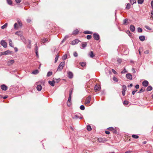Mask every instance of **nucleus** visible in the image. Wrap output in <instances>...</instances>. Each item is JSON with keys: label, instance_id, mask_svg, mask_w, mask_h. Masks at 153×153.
Instances as JSON below:
<instances>
[{"label": "nucleus", "instance_id": "6e6552de", "mask_svg": "<svg viewBox=\"0 0 153 153\" xmlns=\"http://www.w3.org/2000/svg\"><path fill=\"white\" fill-rule=\"evenodd\" d=\"M79 42V40L76 39L71 42V44L72 45H74L78 43Z\"/></svg>", "mask_w": 153, "mask_h": 153}, {"label": "nucleus", "instance_id": "a18cd8bd", "mask_svg": "<svg viewBox=\"0 0 153 153\" xmlns=\"http://www.w3.org/2000/svg\"><path fill=\"white\" fill-rule=\"evenodd\" d=\"M7 3L9 5H11L12 4V2L11 0H7Z\"/></svg>", "mask_w": 153, "mask_h": 153}, {"label": "nucleus", "instance_id": "de8ad7c7", "mask_svg": "<svg viewBox=\"0 0 153 153\" xmlns=\"http://www.w3.org/2000/svg\"><path fill=\"white\" fill-rule=\"evenodd\" d=\"M145 27L147 29L149 30H152V29L149 27V26L147 25H146L145 26Z\"/></svg>", "mask_w": 153, "mask_h": 153}, {"label": "nucleus", "instance_id": "338daca9", "mask_svg": "<svg viewBox=\"0 0 153 153\" xmlns=\"http://www.w3.org/2000/svg\"><path fill=\"white\" fill-rule=\"evenodd\" d=\"M135 88H136V89H138L139 88V85L138 84H137L135 86Z\"/></svg>", "mask_w": 153, "mask_h": 153}, {"label": "nucleus", "instance_id": "1a4fd4ad", "mask_svg": "<svg viewBox=\"0 0 153 153\" xmlns=\"http://www.w3.org/2000/svg\"><path fill=\"white\" fill-rule=\"evenodd\" d=\"M142 85L144 87H147L149 85V82L145 80L143 81Z\"/></svg>", "mask_w": 153, "mask_h": 153}, {"label": "nucleus", "instance_id": "2eb2a0df", "mask_svg": "<svg viewBox=\"0 0 153 153\" xmlns=\"http://www.w3.org/2000/svg\"><path fill=\"white\" fill-rule=\"evenodd\" d=\"M49 84L52 86H54L55 85V81L54 80L52 81H49L48 82Z\"/></svg>", "mask_w": 153, "mask_h": 153}, {"label": "nucleus", "instance_id": "a211bd4d", "mask_svg": "<svg viewBox=\"0 0 153 153\" xmlns=\"http://www.w3.org/2000/svg\"><path fill=\"white\" fill-rule=\"evenodd\" d=\"M139 39L140 41H143L145 40V37L144 36H141L139 37Z\"/></svg>", "mask_w": 153, "mask_h": 153}, {"label": "nucleus", "instance_id": "8fccbe9b", "mask_svg": "<svg viewBox=\"0 0 153 153\" xmlns=\"http://www.w3.org/2000/svg\"><path fill=\"white\" fill-rule=\"evenodd\" d=\"M92 37L90 35H88L87 36L86 38L88 39H90Z\"/></svg>", "mask_w": 153, "mask_h": 153}, {"label": "nucleus", "instance_id": "a19ab883", "mask_svg": "<svg viewBox=\"0 0 153 153\" xmlns=\"http://www.w3.org/2000/svg\"><path fill=\"white\" fill-rule=\"evenodd\" d=\"M7 24L6 23L4 25L2 26L1 27V28L2 29H4L7 26Z\"/></svg>", "mask_w": 153, "mask_h": 153}, {"label": "nucleus", "instance_id": "f704fd0d", "mask_svg": "<svg viewBox=\"0 0 153 153\" xmlns=\"http://www.w3.org/2000/svg\"><path fill=\"white\" fill-rule=\"evenodd\" d=\"M36 48H35V51H36V56H38V51H37V50H38V48H37V44H36Z\"/></svg>", "mask_w": 153, "mask_h": 153}, {"label": "nucleus", "instance_id": "58836bf2", "mask_svg": "<svg viewBox=\"0 0 153 153\" xmlns=\"http://www.w3.org/2000/svg\"><path fill=\"white\" fill-rule=\"evenodd\" d=\"M9 45L11 47H13V46L12 45V40L10 39H9Z\"/></svg>", "mask_w": 153, "mask_h": 153}, {"label": "nucleus", "instance_id": "9d476101", "mask_svg": "<svg viewBox=\"0 0 153 153\" xmlns=\"http://www.w3.org/2000/svg\"><path fill=\"white\" fill-rule=\"evenodd\" d=\"M91 97L90 96H89L86 99L85 103L86 104H88L90 103L91 100Z\"/></svg>", "mask_w": 153, "mask_h": 153}, {"label": "nucleus", "instance_id": "e433bc0d", "mask_svg": "<svg viewBox=\"0 0 153 153\" xmlns=\"http://www.w3.org/2000/svg\"><path fill=\"white\" fill-rule=\"evenodd\" d=\"M122 87V91H126L127 89L126 86L125 85H123Z\"/></svg>", "mask_w": 153, "mask_h": 153}, {"label": "nucleus", "instance_id": "423d86ee", "mask_svg": "<svg viewBox=\"0 0 153 153\" xmlns=\"http://www.w3.org/2000/svg\"><path fill=\"white\" fill-rule=\"evenodd\" d=\"M126 76L127 79H128L130 80L132 79V76L131 74L130 73H128L126 74Z\"/></svg>", "mask_w": 153, "mask_h": 153}, {"label": "nucleus", "instance_id": "f257e3e1", "mask_svg": "<svg viewBox=\"0 0 153 153\" xmlns=\"http://www.w3.org/2000/svg\"><path fill=\"white\" fill-rule=\"evenodd\" d=\"M50 39H48L46 38H42L40 40V42L42 45H45L46 42H50Z\"/></svg>", "mask_w": 153, "mask_h": 153}, {"label": "nucleus", "instance_id": "6e6d98bb", "mask_svg": "<svg viewBox=\"0 0 153 153\" xmlns=\"http://www.w3.org/2000/svg\"><path fill=\"white\" fill-rule=\"evenodd\" d=\"M107 129H108L109 131H112L114 130V128L113 127L108 128Z\"/></svg>", "mask_w": 153, "mask_h": 153}, {"label": "nucleus", "instance_id": "cd10ccee", "mask_svg": "<svg viewBox=\"0 0 153 153\" xmlns=\"http://www.w3.org/2000/svg\"><path fill=\"white\" fill-rule=\"evenodd\" d=\"M86 129L87 130H88V131H90L92 130V128H91V126L89 125L87 126Z\"/></svg>", "mask_w": 153, "mask_h": 153}, {"label": "nucleus", "instance_id": "5701e85b", "mask_svg": "<svg viewBox=\"0 0 153 153\" xmlns=\"http://www.w3.org/2000/svg\"><path fill=\"white\" fill-rule=\"evenodd\" d=\"M19 27V25L18 23H15L14 25V28L16 30L18 29Z\"/></svg>", "mask_w": 153, "mask_h": 153}, {"label": "nucleus", "instance_id": "4468645a", "mask_svg": "<svg viewBox=\"0 0 153 153\" xmlns=\"http://www.w3.org/2000/svg\"><path fill=\"white\" fill-rule=\"evenodd\" d=\"M100 89V86L97 85H95L94 87V89L96 91H99Z\"/></svg>", "mask_w": 153, "mask_h": 153}, {"label": "nucleus", "instance_id": "4be33fe9", "mask_svg": "<svg viewBox=\"0 0 153 153\" xmlns=\"http://www.w3.org/2000/svg\"><path fill=\"white\" fill-rule=\"evenodd\" d=\"M87 44L86 42H85L83 43H82L81 45V46L82 47V49H84L87 46Z\"/></svg>", "mask_w": 153, "mask_h": 153}, {"label": "nucleus", "instance_id": "603ef678", "mask_svg": "<svg viewBox=\"0 0 153 153\" xmlns=\"http://www.w3.org/2000/svg\"><path fill=\"white\" fill-rule=\"evenodd\" d=\"M18 24L19 25L20 27H21L22 26V24L19 21H18Z\"/></svg>", "mask_w": 153, "mask_h": 153}, {"label": "nucleus", "instance_id": "c756f323", "mask_svg": "<svg viewBox=\"0 0 153 153\" xmlns=\"http://www.w3.org/2000/svg\"><path fill=\"white\" fill-rule=\"evenodd\" d=\"M137 30L138 33H141L143 32L142 29L140 27L137 28Z\"/></svg>", "mask_w": 153, "mask_h": 153}, {"label": "nucleus", "instance_id": "37998d69", "mask_svg": "<svg viewBox=\"0 0 153 153\" xmlns=\"http://www.w3.org/2000/svg\"><path fill=\"white\" fill-rule=\"evenodd\" d=\"M145 91V89H143V88H141L140 90L139 91L138 93H140L142 92H144Z\"/></svg>", "mask_w": 153, "mask_h": 153}, {"label": "nucleus", "instance_id": "0eeeda50", "mask_svg": "<svg viewBox=\"0 0 153 153\" xmlns=\"http://www.w3.org/2000/svg\"><path fill=\"white\" fill-rule=\"evenodd\" d=\"M68 77L70 79H71L73 77V74L72 73L71 71H69L68 72Z\"/></svg>", "mask_w": 153, "mask_h": 153}, {"label": "nucleus", "instance_id": "2f4dec72", "mask_svg": "<svg viewBox=\"0 0 153 153\" xmlns=\"http://www.w3.org/2000/svg\"><path fill=\"white\" fill-rule=\"evenodd\" d=\"M83 33L84 34H92V32L88 31H84Z\"/></svg>", "mask_w": 153, "mask_h": 153}, {"label": "nucleus", "instance_id": "f8f14e48", "mask_svg": "<svg viewBox=\"0 0 153 153\" xmlns=\"http://www.w3.org/2000/svg\"><path fill=\"white\" fill-rule=\"evenodd\" d=\"M135 27L133 25H130V29L131 32H133L135 30Z\"/></svg>", "mask_w": 153, "mask_h": 153}, {"label": "nucleus", "instance_id": "39448f33", "mask_svg": "<svg viewBox=\"0 0 153 153\" xmlns=\"http://www.w3.org/2000/svg\"><path fill=\"white\" fill-rule=\"evenodd\" d=\"M1 44L4 48H6L7 46V43L4 40H1Z\"/></svg>", "mask_w": 153, "mask_h": 153}, {"label": "nucleus", "instance_id": "9b49d317", "mask_svg": "<svg viewBox=\"0 0 153 153\" xmlns=\"http://www.w3.org/2000/svg\"><path fill=\"white\" fill-rule=\"evenodd\" d=\"M1 88L3 90L6 91L7 89V87L5 85H1Z\"/></svg>", "mask_w": 153, "mask_h": 153}, {"label": "nucleus", "instance_id": "864d4df0", "mask_svg": "<svg viewBox=\"0 0 153 153\" xmlns=\"http://www.w3.org/2000/svg\"><path fill=\"white\" fill-rule=\"evenodd\" d=\"M67 103L68 106H70L71 105V101H67Z\"/></svg>", "mask_w": 153, "mask_h": 153}, {"label": "nucleus", "instance_id": "bf43d9fd", "mask_svg": "<svg viewBox=\"0 0 153 153\" xmlns=\"http://www.w3.org/2000/svg\"><path fill=\"white\" fill-rule=\"evenodd\" d=\"M72 91H73V90H72L71 89L70 91V93H69V95H70L71 96Z\"/></svg>", "mask_w": 153, "mask_h": 153}, {"label": "nucleus", "instance_id": "79ce46f5", "mask_svg": "<svg viewBox=\"0 0 153 153\" xmlns=\"http://www.w3.org/2000/svg\"><path fill=\"white\" fill-rule=\"evenodd\" d=\"M80 108L81 110H85V108L84 105H81L80 107Z\"/></svg>", "mask_w": 153, "mask_h": 153}, {"label": "nucleus", "instance_id": "ea45409f", "mask_svg": "<svg viewBox=\"0 0 153 153\" xmlns=\"http://www.w3.org/2000/svg\"><path fill=\"white\" fill-rule=\"evenodd\" d=\"M144 0H138L137 2L138 4H142Z\"/></svg>", "mask_w": 153, "mask_h": 153}, {"label": "nucleus", "instance_id": "7c9ffc66", "mask_svg": "<svg viewBox=\"0 0 153 153\" xmlns=\"http://www.w3.org/2000/svg\"><path fill=\"white\" fill-rule=\"evenodd\" d=\"M68 38V36L67 35V36H65V37H64V38L63 39L62 41V42H61L62 43L65 40H66Z\"/></svg>", "mask_w": 153, "mask_h": 153}, {"label": "nucleus", "instance_id": "680f3d73", "mask_svg": "<svg viewBox=\"0 0 153 153\" xmlns=\"http://www.w3.org/2000/svg\"><path fill=\"white\" fill-rule=\"evenodd\" d=\"M21 0H15V1L16 3H19L21 2Z\"/></svg>", "mask_w": 153, "mask_h": 153}, {"label": "nucleus", "instance_id": "f03ea898", "mask_svg": "<svg viewBox=\"0 0 153 153\" xmlns=\"http://www.w3.org/2000/svg\"><path fill=\"white\" fill-rule=\"evenodd\" d=\"M65 65V62H61L59 65L57 69V71H61L63 69V67Z\"/></svg>", "mask_w": 153, "mask_h": 153}, {"label": "nucleus", "instance_id": "393cba45", "mask_svg": "<svg viewBox=\"0 0 153 153\" xmlns=\"http://www.w3.org/2000/svg\"><path fill=\"white\" fill-rule=\"evenodd\" d=\"M59 56V55L58 54H57L55 58L54 61V62L55 63H56L57 62Z\"/></svg>", "mask_w": 153, "mask_h": 153}, {"label": "nucleus", "instance_id": "13d9d810", "mask_svg": "<svg viewBox=\"0 0 153 153\" xmlns=\"http://www.w3.org/2000/svg\"><path fill=\"white\" fill-rule=\"evenodd\" d=\"M42 89V86L40 85H39V91H41Z\"/></svg>", "mask_w": 153, "mask_h": 153}, {"label": "nucleus", "instance_id": "473e14b6", "mask_svg": "<svg viewBox=\"0 0 153 153\" xmlns=\"http://www.w3.org/2000/svg\"><path fill=\"white\" fill-rule=\"evenodd\" d=\"M132 137L135 139H137L139 137V136L137 135L133 134L132 135Z\"/></svg>", "mask_w": 153, "mask_h": 153}, {"label": "nucleus", "instance_id": "aec40b11", "mask_svg": "<svg viewBox=\"0 0 153 153\" xmlns=\"http://www.w3.org/2000/svg\"><path fill=\"white\" fill-rule=\"evenodd\" d=\"M128 19H125L123 20V24L124 25H128Z\"/></svg>", "mask_w": 153, "mask_h": 153}, {"label": "nucleus", "instance_id": "412c9836", "mask_svg": "<svg viewBox=\"0 0 153 153\" xmlns=\"http://www.w3.org/2000/svg\"><path fill=\"white\" fill-rule=\"evenodd\" d=\"M79 32V30L77 29H76L74 30L72 34H73L76 35L78 34V32Z\"/></svg>", "mask_w": 153, "mask_h": 153}, {"label": "nucleus", "instance_id": "c03bdc74", "mask_svg": "<svg viewBox=\"0 0 153 153\" xmlns=\"http://www.w3.org/2000/svg\"><path fill=\"white\" fill-rule=\"evenodd\" d=\"M67 55L65 54L62 57V59L63 60H65L67 59Z\"/></svg>", "mask_w": 153, "mask_h": 153}, {"label": "nucleus", "instance_id": "bb28decb", "mask_svg": "<svg viewBox=\"0 0 153 153\" xmlns=\"http://www.w3.org/2000/svg\"><path fill=\"white\" fill-rule=\"evenodd\" d=\"M152 89V87L150 86H148L147 89L146 90L147 91H151Z\"/></svg>", "mask_w": 153, "mask_h": 153}, {"label": "nucleus", "instance_id": "c9c22d12", "mask_svg": "<svg viewBox=\"0 0 153 153\" xmlns=\"http://www.w3.org/2000/svg\"><path fill=\"white\" fill-rule=\"evenodd\" d=\"M4 53H5V55H7L8 54H10L11 52L9 50H8L5 51L4 52Z\"/></svg>", "mask_w": 153, "mask_h": 153}, {"label": "nucleus", "instance_id": "a878e982", "mask_svg": "<svg viewBox=\"0 0 153 153\" xmlns=\"http://www.w3.org/2000/svg\"><path fill=\"white\" fill-rule=\"evenodd\" d=\"M52 74V71H49L47 73V76L48 77H49Z\"/></svg>", "mask_w": 153, "mask_h": 153}, {"label": "nucleus", "instance_id": "c85d7f7f", "mask_svg": "<svg viewBox=\"0 0 153 153\" xmlns=\"http://www.w3.org/2000/svg\"><path fill=\"white\" fill-rule=\"evenodd\" d=\"M131 7V4L129 3H128L126 5V9H129Z\"/></svg>", "mask_w": 153, "mask_h": 153}, {"label": "nucleus", "instance_id": "49530a36", "mask_svg": "<svg viewBox=\"0 0 153 153\" xmlns=\"http://www.w3.org/2000/svg\"><path fill=\"white\" fill-rule=\"evenodd\" d=\"M113 79L114 81H115L116 82H117L118 81V79L117 77H115L114 76V77H113Z\"/></svg>", "mask_w": 153, "mask_h": 153}, {"label": "nucleus", "instance_id": "dca6fc26", "mask_svg": "<svg viewBox=\"0 0 153 153\" xmlns=\"http://www.w3.org/2000/svg\"><path fill=\"white\" fill-rule=\"evenodd\" d=\"M56 47L55 46L53 47L51 51L53 54H54L55 52L57 51Z\"/></svg>", "mask_w": 153, "mask_h": 153}, {"label": "nucleus", "instance_id": "052dcab7", "mask_svg": "<svg viewBox=\"0 0 153 153\" xmlns=\"http://www.w3.org/2000/svg\"><path fill=\"white\" fill-rule=\"evenodd\" d=\"M149 50H147L146 51H145L144 52V53L145 54H148L149 53Z\"/></svg>", "mask_w": 153, "mask_h": 153}, {"label": "nucleus", "instance_id": "20e7f679", "mask_svg": "<svg viewBox=\"0 0 153 153\" xmlns=\"http://www.w3.org/2000/svg\"><path fill=\"white\" fill-rule=\"evenodd\" d=\"M93 36L94 39L96 40H98L100 39V36L97 33H94L93 34Z\"/></svg>", "mask_w": 153, "mask_h": 153}, {"label": "nucleus", "instance_id": "774afa93", "mask_svg": "<svg viewBox=\"0 0 153 153\" xmlns=\"http://www.w3.org/2000/svg\"><path fill=\"white\" fill-rule=\"evenodd\" d=\"M151 4L152 8L153 9V1H152Z\"/></svg>", "mask_w": 153, "mask_h": 153}, {"label": "nucleus", "instance_id": "72a5a7b5", "mask_svg": "<svg viewBox=\"0 0 153 153\" xmlns=\"http://www.w3.org/2000/svg\"><path fill=\"white\" fill-rule=\"evenodd\" d=\"M130 2L132 5L136 3V0H130Z\"/></svg>", "mask_w": 153, "mask_h": 153}, {"label": "nucleus", "instance_id": "3c124183", "mask_svg": "<svg viewBox=\"0 0 153 153\" xmlns=\"http://www.w3.org/2000/svg\"><path fill=\"white\" fill-rule=\"evenodd\" d=\"M128 103V102L126 100L124 101L123 102V104L125 105H127Z\"/></svg>", "mask_w": 153, "mask_h": 153}, {"label": "nucleus", "instance_id": "0e129e2a", "mask_svg": "<svg viewBox=\"0 0 153 153\" xmlns=\"http://www.w3.org/2000/svg\"><path fill=\"white\" fill-rule=\"evenodd\" d=\"M112 71L114 74H117V72L114 69H112Z\"/></svg>", "mask_w": 153, "mask_h": 153}, {"label": "nucleus", "instance_id": "69168bd1", "mask_svg": "<svg viewBox=\"0 0 153 153\" xmlns=\"http://www.w3.org/2000/svg\"><path fill=\"white\" fill-rule=\"evenodd\" d=\"M137 90H136L135 91H133L132 92V94L133 95H134L136 92H137Z\"/></svg>", "mask_w": 153, "mask_h": 153}, {"label": "nucleus", "instance_id": "6ab92c4d", "mask_svg": "<svg viewBox=\"0 0 153 153\" xmlns=\"http://www.w3.org/2000/svg\"><path fill=\"white\" fill-rule=\"evenodd\" d=\"M89 56L91 58H93L95 56L92 51H91L89 54Z\"/></svg>", "mask_w": 153, "mask_h": 153}, {"label": "nucleus", "instance_id": "4c0bfd02", "mask_svg": "<svg viewBox=\"0 0 153 153\" xmlns=\"http://www.w3.org/2000/svg\"><path fill=\"white\" fill-rule=\"evenodd\" d=\"M38 73V70H35L32 72V74H37Z\"/></svg>", "mask_w": 153, "mask_h": 153}, {"label": "nucleus", "instance_id": "4d7b16f0", "mask_svg": "<svg viewBox=\"0 0 153 153\" xmlns=\"http://www.w3.org/2000/svg\"><path fill=\"white\" fill-rule=\"evenodd\" d=\"M71 96L69 95L68 100L67 101H71Z\"/></svg>", "mask_w": 153, "mask_h": 153}, {"label": "nucleus", "instance_id": "7ed1b4c3", "mask_svg": "<svg viewBox=\"0 0 153 153\" xmlns=\"http://www.w3.org/2000/svg\"><path fill=\"white\" fill-rule=\"evenodd\" d=\"M82 118V116L80 114H76L73 117V118L74 119H77L79 118L80 119H81Z\"/></svg>", "mask_w": 153, "mask_h": 153}, {"label": "nucleus", "instance_id": "5fc2aeb1", "mask_svg": "<svg viewBox=\"0 0 153 153\" xmlns=\"http://www.w3.org/2000/svg\"><path fill=\"white\" fill-rule=\"evenodd\" d=\"M74 56L75 57H77L78 56V54L76 52H74Z\"/></svg>", "mask_w": 153, "mask_h": 153}, {"label": "nucleus", "instance_id": "e2e57ef3", "mask_svg": "<svg viewBox=\"0 0 153 153\" xmlns=\"http://www.w3.org/2000/svg\"><path fill=\"white\" fill-rule=\"evenodd\" d=\"M132 71L133 73L134 74L136 73V71H135V69L134 68H132Z\"/></svg>", "mask_w": 153, "mask_h": 153}, {"label": "nucleus", "instance_id": "09e8293b", "mask_svg": "<svg viewBox=\"0 0 153 153\" xmlns=\"http://www.w3.org/2000/svg\"><path fill=\"white\" fill-rule=\"evenodd\" d=\"M127 72V71L126 70L125 68L121 72V73L122 74H124Z\"/></svg>", "mask_w": 153, "mask_h": 153}, {"label": "nucleus", "instance_id": "f3484780", "mask_svg": "<svg viewBox=\"0 0 153 153\" xmlns=\"http://www.w3.org/2000/svg\"><path fill=\"white\" fill-rule=\"evenodd\" d=\"M15 34L20 36H22V31H21L16 32Z\"/></svg>", "mask_w": 153, "mask_h": 153}, {"label": "nucleus", "instance_id": "ddd939ff", "mask_svg": "<svg viewBox=\"0 0 153 153\" xmlns=\"http://www.w3.org/2000/svg\"><path fill=\"white\" fill-rule=\"evenodd\" d=\"M14 61L13 60H10L7 62V65L9 66L11 65L14 63Z\"/></svg>", "mask_w": 153, "mask_h": 153}, {"label": "nucleus", "instance_id": "b1692460", "mask_svg": "<svg viewBox=\"0 0 153 153\" xmlns=\"http://www.w3.org/2000/svg\"><path fill=\"white\" fill-rule=\"evenodd\" d=\"M79 64L80 65L83 67H84V66H85L86 65V62H80Z\"/></svg>", "mask_w": 153, "mask_h": 153}]
</instances>
